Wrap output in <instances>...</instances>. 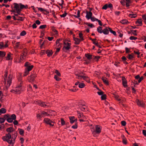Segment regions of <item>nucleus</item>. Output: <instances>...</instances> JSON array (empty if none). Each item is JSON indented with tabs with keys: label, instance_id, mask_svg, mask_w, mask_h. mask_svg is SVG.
<instances>
[{
	"label": "nucleus",
	"instance_id": "27",
	"mask_svg": "<svg viewBox=\"0 0 146 146\" xmlns=\"http://www.w3.org/2000/svg\"><path fill=\"white\" fill-rule=\"evenodd\" d=\"M14 131V129L13 127H9L7 128L6 129V131L9 133L13 132Z\"/></svg>",
	"mask_w": 146,
	"mask_h": 146
},
{
	"label": "nucleus",
	"instance_id": "52",
	"mask_svg": "<svg viewBox=\"0 0 146 146\" xmlns=\"http://www.w3.org/2000/svg\"><path fill=\"white\" fill-rule=\"evenodd\" d=\"M129 38L130 40H136L137 39V38L133 36H131L129 37Z\"/></svg>",
	"mask_w": 146,
	"mask_h": 146
},
{
	"label": "nucleus",
	"instance_id": "13",
	"mask_svg": "<svg viewBox=\"0 0 146 146\" xmlns=\"http://www.w3.org/2000/svg\"><path fill=\"white\" fill-rule=\"evenodd\" d=\"M8 46V44L7 42L4 43L3 42H0V48L2 50L7 47Z\"/></svg>",
	"mask_w": 146,
	"mask_h": 146
},
{
	"label": "nucleus",
	"instance_id": "19",
	"mask_svg": "<svg viewBox=\"0 0 146 146\" xmlns=\"http://www.w3.org/2000/svg\"><path fill=\"white\" fill-rule=\"evenodd\" d=\"M17 131L14 132L13 134H12V139L13 144L14 143L15 140V139L17 137Z\"/></svg>",
	"mask_w": 146,
	"mask_h": 146
},
{
	"label": "nucleus",
	"instance_id": "45",
	"mask_svg": "<svg viewBox=\"0 0 146 146\" xmlns=\"http://www.w3.org/2000/svg\"><path fill=\"white\" fill-rule=\"evenodd\" d=\"M79 36L80 38V39L81 40H82V41L84 39L83 37V34L82 33H80L79 34Z\"/></svg>",
	"mask_w": 146,
	"mask_h": 146
},
{
	"label": "nucleus",
	"instance_id": "49",
	"mask_svg": "<svg viewBox=\"0 0 146 146\" xmlns=\"http://www.w3.org/2000/svg\"><path fill=\"white\" fill-rule=\"evenodd\" d=\"M7 121L9 123H11L13 121V120L9 116L8 118H7Z\"/></svg>",
	"mask_w": 146,
	"mask_h": 146
},
{
	"label": "nucleus",
	"instance_id": "11",
	"mask_svg": "<svg viewBox=\"0 0 146 146\" xmlns=\"http://www.w3.org/2000/svg\"><path fill=\"white\" fill-rule=\"evenodd\" d=\"M24 66L26 67L25 69L29 72L32 70L33 67V65H31L28 62L25 63Z\"/></svg>",
	"mask_w": 146,
	"mask_h": 146
},
{
	"label": "nucleus",
	"instance_id": "39",
	"mask_svg": "<svg viewBox=\"0 0 146 146\" xmlns=\"http://www.w3.org/2000/svg\"><path fill=\"white\" fill-rule=\"evenodd\" d=\"M77 112L78 118H80L82 117H83L84 116L82 113H80L79 111H77Z\"/></svg>",
	"mask_w": 146,
	"mask_h": 146
},
{
	"label": "nucleus",
	"instance_id": "31",
	"mask_svg": "<svg viewBox=\"0 0 146 146\" xmlns=\"http://www.w3.org/2000/svg\"><path fill=\"white\" fill-rule=\"evenodd\" d=\"M102 79L105 84L108 85V80H107L106 78L104 77H102Z\"/></svg>",
	"mask_w": 146,
	"mask_h": 146
},
{
	"label": "nucleus",
	"instance_id": "24",
	"mask_svg": "<svg viewBox=\"0 0 146 146\" xmlns=\"http://www.w3.org/2000/svg\"><path fill=\"white\" fill-rule=\"evenodd\" d=\"M108 28H106L103 30L102 33L105 35H108L109 33V29Z\"/></svg>",
	"mask_w": 146,
	"mask_h": 146
},
{
	"label": "nucleus",
	"instance_id": "12",
	"mask_svg": "<svg viewBox=\"0 0 146 146\" xmlns=\"http://www.w3.org/2000/svg\"><path fill=\"white\" fill-rule=\"evenodd\" d=\"M28 50L26 48H24L23 53L20 56V59L22 60L25 58L28 53Z\"/></svg>",
	"mask_w": 146,
	"mask_h": 146
},
{
	"label": "nucleus",
	"instance_id": "29",
	"mask_svg": "<svg viewBox=\"0 0 146 146\" xmlns=\"http://www.w3.org/2000/svg\"><path fill=\"white\" fill-rule=\"evenodd\" d=\"M46 53L48 56L50 57L52 55L53 52L52 50H47L46 52Z\"/></svg>",
	"mask_w": 146,
	"mask_h": 146
},
{
	"label": "nucleus",
	"instance_id": "59",
	"mask_svg": "<svg viewBox=\"0 0 146 146\" xmlns=\"http://www.w3.org/2000/svg\"><path fill=\"white\" fill-rule=\"evenodd\" d=\"M61 124L62 125H64L65 124V121L63 118L61 119Z\"/></svg>",
	"mask_w": 146,
	"mask_h": 146
},
{
	"label": "nucleus",
	"instance_id": "42",
	"mask_svg": "<svg viewBox=\"0 0 146 146\" xmlns=\"http://www.w3.org/2000/svg\"><path fill=\"white\" fill-rule=\"evenodd\" d=\"M114 98L118 101H120L121 100V99L120 98L119 96L118 95H115Z\"/></svg>",
	"mask_w": 146,
	"mask_h": 146
},
{
	"label": "nucleus",
	"instance_id": "63",
	"mask_svg": "<svg viewBox=\"0 0 146 146\" xmlns=\"http://www.w3.org/2000/svg\"><path fill=\"white\" fill-rule=\"evenodd\" d=\"M78 127V125L77 124H75L72 126V128L74 129H77Z\"/></svg>",
	"mask_w": 146,
	"mask_h": 146
},
{
	"label": "nucleus",
	"instance_id": "17",
	"mask_svg": "<svg viewBox=\"0 0 146 146\" xmlns=\"http://www.w3.org/2000/svg\"><path fill=\"white\" fill-rule=\"evenodd\" d=\"M112 5L111 3L106 4L104 5L102 8V9H106L107 8H112Z\"/></svg>",
	"mask_w": 146,
	"mask_h": 146
},
{
	"label": "nucleus",
	"instance_id": "53",
	"mask_svg": "<svg viewBox=\"0 0 146 146\" xmlns=\"http://www.w3.org/2000/svg\"><path fill=\"white\" fill-rule=\"evenodd\" d=\"M101 98L102 100H104L106 98V95L105 94H103L101 96Z\"/></svg>",
	"mask_w": 146,
	"mask_h": 146
},
{
	"label": "nucleus",
	"instance_id": "16",
	"mask_svg": "<svg viewBox=\"0 0 146 146\" xmlns=\"http://www.w3.org/2000/svg\"><path fill=\"white\" fill-rule=\"evenodd\" d=\"M36 76V75L35 74H32L29 77V81L30 82H33Z\"/></svg>",
	"mask_w": 146,
	"mask_h": 146
},
{
	"label": "nucleus",
	"instance_id": "35",
	"mask_svg": "<svg viewBox=\"0 0 146 146\" xmlns=\"http://www.w3.org/2000/svg\"><path fill=\"white\" fill-rule=\"evenodd\" d=\"M126 3V6L127 7H128L129 4L131 3V0H125Z\"/></svg>",
	"mask_w": 146,
	"mask_h": 146
},
{
	"label": "nucleus",
	"instance_id": "21",
	"mask_svg": "<svg viewBox=\"0 0 146 146\" xmlns=\"http://www.w3.org/2000/svg\"><path fill=\"white\" fill-rule=\"evenodd\" d=\"M92 13L91 11H90L89 12H87L86 17L88 19H89L92 17Z\"/></svg>",
	"mask_w": 146,
	"mask_h": 146
},
{
	"label": "nucleus",
	"instance_id": "8",
	"mask_svg": "<svg viewBox=\"0 0 146 146\" xmlns=\"http://www.w3.org/2000/svg\"><path fill=\"white\" fill-rule=\"evenodd\" d=\"M36 102L39 106L45 108L50 107L51 106V105L49 103L43 102L39 100L36 101Z\"/></svg>",
	"mask_w": 146,
	"mask_h": 146
},
{
	"label": "nucleus",
	"instance_id": "47",
	"mask_svg": "<svg viewBox=\"0 0 146 146\" xmlns=\"http://www.w3.org/2000/svg\"><path fill=\"white\" fill-rule=\"evenodd\" d=\"M12 119L14 120H15L16 118V115L15 114H13L11 115V117H10Z\"/></svg>",
	"mask_w": 146,
	"mask_h": 146
},
{
	"label": "nucleus",
	"instance_id": "10",
	"mask_svg": "<svg viewBox=\"0 0 146 146\" xmlns=\"http://www.w3.org/2000/svg\"><path fill=\"white\" fill-rule=\"evenodd\" d=\"M64 46L63 48V50L65 52H66L67 50H68L70 48L71 44L68 42L66 43L65 42H64Z\"/></svg>",
	"mask_w": 146,
	"mask_h": 146
},
{
	"label": "nucleus",
	"instance_id": "2",
	"mask_svg": "<svg viewBox=\"0 0 146 146\" xmlns=\"http://www.w3.org/2000/svg\"><path fill=\"white\" fill-rule=\"evenodd\" d=\"M22 84V78L20 76L18 78V86L14 89L11 90V92L15 94H19L22 90L21 88Z\"/></svg>",
	"mask_w": 146,
	"mask_h": 146
},
{
	"label": "nucleus",
	"instance_id": "30",
	"mask_svg": "<svg viewBox=\"0 0 146 146\" xmlns=\"http://www.w3.org/2000/svg\"><path fill=\"white\" fill-rule=\"evenodd\" d=\"M85 56L89 60H90L92 59V55L89 54H86Z\"/></svg>",
	"mask_w": 146,
	"mask_h": 146
},
{
	"label": "nucleus",
	"instance_id": "44",
	"mask_svg": "<svg viewBox=\"0 0 146 146\" xmlns=\"http://www.w3.org/2000/svg\"><path fill=\"white\" fill-rule=\"evenodd\" d=\"M54 78L57 81H59L61 80L60 78L56 75H54Z\"/></svg>",
	"mask_w": 146,
	"mask_h": 146
},
{
	"label": "nucleus",
	"instance_id": "22",
	"mask_svg": "<svg viewBox=\"0 0 146 146\" xmlns=\"http://www.w3.org/2000/svg\"><path fill=\"white\" fill-rule=\"evenodd\" d=\"M12 54L10 52H8L6 58V60H12Z\"/></svg>",
	"mask_w": 146,
	"mask_h": 146
},
{
	"label": "nucleus",
	"instance_id": "34",
	"mask_svg": "<svg viewBox=\"0 0 146 146\" xmlns=\"http://www.w3.org/2000/svg\"><path fill=\"white\" fill-rule=\"evenodd\" d=\"M133 56L134 55L133 53L131 54H129L128 55L127 58L129 60H132L134 58Z\"/></svg>",
	"mask_w": 146,
	"mask_h": 146
},
{
	"label": "nucleus",
	"instance_id": "56",
	"mask_svg": "<svg viewBox=\"0 0 146 146\" xmlns=\"http://www.w3.org/2000/svg\"><path fill=\"white\" fill-rule=\"evenodd\" d=\"M67 14V13L66 12V11H65L64 13L60 15V16L61 17H64L66 16Z\"/></svg>",
	"mask_w": 146,
	"mask_h": 146
},
{
	"label": "nucleus",
	"instance_id": "51",
	"mask_svg": "<svg viewBox=\"0 0 146 146\" xmlns=\"http://www.w3.org/2000/svg\"><path fill=\"white\" fill-rule=\"evenodd\" d=\"M26 34V32L25 31H22L20 34V35L21 36H24Z\"/></svg>",
	"mask_w": 146,
	"mask_h": 146
},
{
	"label": "nucleus",
	"instance_id": "61",
	"mask_svg": "<svg viewBox=\"0 0 146 146\" xmlns=\"http://www.w3.org/2000/svg\"><path fill=\"white\" fill-rule=\"evenodd\" d=\"M136 30H133L132 31V33L133 34V35L135 36H137V34L136 33Z\"/></svg>",
	"mask_w": 146,
	"mask_h": 146
},
{
	"label": "nucleus",
	"instance_id": "57",
	"mask_svg": "<svg viewBox=\"0 0 146 146\" xmlns=\"http://www.w3.org/2000/svg\"><path fill=\"white\" fill-rule=\"evenodd\" d=\"M46 25H40L39 27V29H43L45 28L46 27Z\"/></svg>",
	"mask_w": 146,
	"mask_h": 146
},
{
	"label": "nucleus",
	"instance_id": "28",
	"mask_svg": "<svg viewBox=\"0 0 146 146\" xmlns=\"http://www.w3.org/2000/svg\"><path fill=\"white\" fill-rule=\"evenodd\" d=\"M69 118L70 120V123L72 124L75 121H76L75 117L74 116L70 117Z\"/></svg>",
	"mask_w": 146,
	"mask_h": 146
},
{
	"label": "nucleus",
	"instance_id": "58",
	"mask_svg": "<svg viewBox=\"0 0 146 146\" xmlns=\"http://www.w3.org/2000/svg\"><path fill=\"white\" fill-rule=\"evenodd\" d=\"M9 117V114L5 115L4 116V118L5 119H7V118H8Z\"/></svg>",
	"mask_w": 146,
	"mask_h": 146
},
{
	"label": "nucleus",
	"instance_id": "54",
	"mask_svg": "<svg viewBox=\"0 0 146 146\" xmlns=\"http://www.w3.org/2000/svg\"><path fill=\"white\" fill-rule=\"evenodd\" d=\"M36 117L37 119H40L42 117L41 113V114H37L36 115Z\"/></svg>",
	"mask_w": 146,
	"mask_h": 146
},
{
	"label": "nucleus",
	"instance_id": "50",
	"mask_svg": "<svg viewBox=\"0 0 146 146\" xmlns=\"http://www.w3.org/2000/svg\"><path fill=\"white\" fill-rule=\"evenodd\" d=\"M55 73L56 74V75L59 77H60L61 76L60 73L59 72L58 70H56L55 71Z\"/></svg>",
	"mask_w": 146,
	"mask_h": 146
},
{
	"label": "nucleus",
	"instance_id": "55",
	"mask_svg": "<svg viewBox=\"0 0 146 146\" xmlns=\"http://www.w3.org/2000/svg\"><path fill=\"white\" fill-rule=\"evenodd\" d=\"M5 121V119L3 118L0 117V123H3Z\"/></svg>",
	"mask_w": 146,
	"mask_h": 146
},
{
	"label": "nucleus",
	"instance_id": "60",
	"mask_svg": "<svg viewBox=\"0 0 146 146\" xmlns=\"http://www.w3.org/2000/svg\"><path fill=\"white\" fill-rule=\"evenodd\" d=\"M121 124L122 125L125 126L126 124V122L124 121H121Z\"/></svg>",
	"mask_w": 146,
	"mask_h": 146
},
{
	"label": "nucleus",
	"instance_id": "7",
	"mask_svg": "<svg viewBox=\"0 0 146 146\" xmlns=\"http://www.w3.org/2000/svg\"><path fill=\"white\" fill-rule=\"evenodd\" d=\"M14 7L16 9H22L25 8H30V7L28 8L27 5L25 6L24 5H22L21 3L17 4L16 3H14Z\"/></svg>",
	"mask_w": 146,
	"mask_h": 146
},
{
	"label": "nucleus",
	"instance_id": "43",
	"mask_svg": "<svg viewBox=\"0 0 146 146\" xmlns=\"http://www.w3.org/2000/svg\"><path fill=\"white\" fill-rule=\"evenodd\" d=\"M18 130L19 131V133L21 135H23L24 134V131L21 129H19Z\"/></svg>",
	"mask_w": 146,
	"mask_h": 146
},
{
	"label": "nucleus",
	"instance_id": "4",
	"mask_svg": "<svg viewBox=\"0 0 146 146\" xmlns=\"http://www.w3.org/2000/svg\"><path fill=\"white\" fill-rule=\"evenodd\" d=\"M2 138L4 141H6L9 144H14L12 139L11 135L10 133L6 134L5 136L2 137Z\"/></svg>",
	"mask_w": 146,
	"mask_h": 146
},
{
	"label": "nucleus",
	"instance_id": "36",
	"mask_svg": "<svg viewBox=\"0 0 146 146\" xmlns=\"http://www.w3.org/2000/svg\"><path fill=\"white\" fill-rule=\"evenodd\" d=\"M5 55L6 53L5 52L0 51V57H4L5 56Z\"/></svg>",
	"mask_w": 146,
	"mask_h": 146
},
{
	"label": "nucleus",
	"instance_id": "9",
	"mask_svg": "<svg viewBox=\"0 0 146 146\" xmlns=\"http://www.w3.org/2000/svg\"><path fill=\"white\" fill-rule=\"evenodd\" d=\"M44 121L46 124L49 125L50 127H52L54 125L55 123L48 118H45Z\"/></svg>",
	"mask_w": 146,
	"mask_h": 146
},
{
	"label": "nucleus",
	"instance_id": "38",
	"mask_svg": "<svg viewBox=\"0 0 146 146\" xmlns=\"http://www.w3.org/2000/svg\"><path fill=\"white\" fill-rule=\"evenodd\" d=\"M120 22L123 24H126L128 22V21L126 19H123L120 21Z\"/></svg>",
	"mask_w": 146,
	"mask_h": 146
},
{
	"label": "nucleus",
	"instance_id": "41",
	"mask_svg": "<svg viewBox=\"0 0 146 146\" xmlns=\"http://www.w3.org/2000/svg\"><path fill=\"white\" fill-rule=\"evenodd\" d=\"M79 87L80 88H82L85 86V85L84 83H81L79 84Z\"/></svg>",
	"mask_w": 146,
	"mask_h": 146
},
{
	"label": "nucleus",
	"instance_id": "26",
	"mask_svg": "<svg viewBox=\"0 0 146 146\" xmlns=\"http://www.w3.org/2000/svg\"><path fill=\"white\" fill-rule=\"evenodd\" d=\"M136 23L138 26H141L142 25V20L141 19H138L136 22Z\"/></svg>",
	"mask_w": 146,
	"mask_h": 146
},
{
	"label": "nucleus",
	"instance_id": "40",
	"mask_svg": "<svg viewBox=\"0 0 146 146\" xmlns=\"http://www.w3.org/2000/svg\"><path fill=\"white\" fill-rule=\"evenodd\" d=\"M109 31L112 33L114 35H116V33L115 31H113L111 28H108Z\"/></svg>",
	"mask_w": 146,
	"mask_h": 146
},
{
	"label": "nucleus",
	"instance_id": "14",
	"mask_svg": "<svg viewBox=\"0 0 146 146\" xmlns=\"http://www.w3.org/2000/svg\"><path fill=\"white\" fill-rule=\"evenodd\" d=\"M136 102L137 105L140 107H144L145 106L144 102L142 101L139 100V99H136Z\"/></svg>",
	"mask_w": 146,
	"mask_h": 146
},
{
	"label": "nucleus",
	"instance_id": "23",
	"mask_svg": "<svg viewBox=\"0 0 146 146\" xmlns=\"http://www.w3.org/2000/svg\"><path fill=\"white\" fill-rule=\"evenodd\" d=\"M74 39L75 42L74 43L76 44H78L81 41H82L80 39L77 38H75Z\"/></svg>",
	"mask_w": 146,
	"mask_h": 146
},
{
	"label": "nucleus",
	"instance_id": "6",
	"mask_svg": "<svg viewBox=\"0 0 146 146\" xmlns=\"http://www.w3.org/2000/svg\"><path fill=\"white\" fill-rule=\"evenodd\" d=\"M21 10H11V12L12 14H14L15 16H17V20L23 21L24 18L22 17L18 16V15H20Z\"/></svg>",
	"mask_w": 146,
	"mask_h": 146
},
{
	"label": "nucleus",
	"instance_id": "5",
	"mask_svg": "<svg viewBox=\"0 0 146 146\" xmlns=\"http://www.w3.org/2000/svg\"><path fill=\"white\" fill-rule=\"evenodd\" d=\"M76 78L78 79H81L83 78V79L86 81L88 83L90 82V79L89 77L86 76L85 74L83 72L80 73V74H76Z\"/></svg>",
	"mask_w": 146,
	"mask_h": 146
},
{
	"label": "nucleus",
	"instance_id": "25",
	"mask_svg": "<svg viewBox=\"0 0 146 146\" xmlns=\"http://www.w3.org/2000/svg\"><path fill=\"white\" fill-rule=\"evenodd\" d=\"M80 107L82 111H84L87 109V107L84 105L80 104Z\"/></svg>",
	"mask_w": 146,
	"mask_h": 146
},
{
	"label": "nucleus",
	"instance_id": "46",
	"mask_svg": "<svg viewBox=\"0 0 146 146\" xmlns=\"http://www.w3.org/2000/svg\"><path fill=\"white\" fill-rule=\"evenodd\" d=\"M29 71L25 69V71L23 74V76H26L29 73Z\"/></svg>",
	"mask_w": 146,
	"mask_h": 146
},
{
	"label": "nucleus",
	"instance_id": "33",
	"mask_svg": "<svg viewBox=\"0 0 146 146\" xmlns=\"http://www.w3.org/2000/svg\"><path fill=\"white\" fill-rule=\"evenodd\" d=\"M41 113L42 114V117L48 116L49 115V114H48L47 112L44 111H41Z\"/></svg>",
	"mask_w": 146,
	"mask_h": 146
},
{
	"label": "nucleus",
	"instance_id": "20",
	"mask_svg": "<svg viewBox=\"0 0 146 146\" xmlns=\"http://www.w3.org/2000/svg\"><path fill=\"white\" fill-rule=\"evenodd\" d=\"M40 12L44 14L47 15L51 11L50 10H39Z\"/></svg>",
	"mask_w": 146,
	"mask_h": 146
},
{
	"label": "nucleus",
	"instance_id": "62",
	"mask_svg": "<svg viewBox=\"0 0 146 146\" xmlns=\"http://www.w3.org/2000/svg\"><path fill=\"white\" fill-rule=\"evenodd\" d=\"M52 31L54 32V34L56 35H57L58 34V31L54 28H53L52 29Z\"/></svg>",
	"mask_w": 146,
	"mask_h": 146
},
{
	"label": "nucleus",
	"instance_id": "48",
	"mask_svg": "<svg viewBox=\"0 0 146 146\" xmlns=\"http://www.w3.org/2000/svg\"><path fill=\"white\" fill-rule=\"evenodd\" d=\"M130 17L132 18H135L137 16V15L136 14H130L129 15Z\"/></svg>",
	"mask_w": 146,
	"mask_h": 146
},
{
	"label": "nucleus",
	"instance_id": "37",
	"mask_svg": "<svg viewBox=\"0 0 146 146\" xmlns=\"http://www.w3.org/2000/svg\"><path fill=\"white\" fill-rule=\"evenodd\" d=\"M97 31L98 33H102L103 30L101 27H98Z\"/></svg>",
	"mask_w": 146,
	"mask_h": 146
},
{
	"label": "nucleus",
	"instance_id": "1",
	"mask_svg": "<svg viewBox=\"0 0 146 146\" xmlns=\"http://www.w3.org/2000/svg\"><path fill=\"white\" fill-rule=\"evenodd\" d=\"M7 72H6L4 74V81L7 88H9L11 85L13 77V76L11 74H9L8 76H7Z\"/></svg>",
	"mask_w": 146,
	"mask_h": 146
},
{
	"label": "nucleus",
	"instance_id": "3",
	"mask_svg": "<svg viewBox=\"0 0 146 146\" xmlns=\"http://www.w3.org/2000/svg\"><path fill=\"white\" fill-rule=\"evenodd\" d=\"M90 129L92 134L94 135L95 134H99L101 132L102 127L98 125H91Z\"/></svg>",
	"mask_w": 146,
	"mask_h": 146
},
{
	"label": "nucleus",
	"instance_id": "32",
	"mask_svg": "<svg viewBox=\"0 0 146 146\" xmlns=\"http://www.w3.org/2000/svg\"><path fill=\"white\" fill-rule=\"evenodd\" d=\"M6 110L4 108H1L0 109V115L2 114L5 113L6 112Z\"/></svg>",
	"mask_w": 146,
	"mask_h": 146
},
{
	"label": "nucleus",
	"instance_id": "15",
	"mask_svg": "<svg viewBox=\"0 0 146 146\" xmlns=\"http://www.w3.org/2000/svg\"><path fill=\"white\" fill-rule=\"evenodd\" d=\"M122 83L123 86L125 87L127 86V82L126 79L124 76L122 77Z\"/></svg>",
	"mask_w": 146,
	"mask_h": 146
},
{
	"label": "nucleus",
	"instance_id": "64",
	"mask_svg": "<svg viewBox=\"0 0 146 146\" xmlns=\"http://www.w3.org/2000/svg\"><path fill=\"white\" fill-rule=\"evenodd\" d=\"M90 19H91V20L93 22H94L96 21V20L97 19L94 17H92Z\"/></svg>",
	"mask_w": 146,
	"mask_h": 146
},
{
	"label": "nucleus",
	"instance_id": "18",
	"mask_svg": "<svg viewBox=\"0 0 146 146\" xmlns=\"http://www.w3.org/2000/svg\"><path fill=\"white\" fill-rule=\"evenodd\" d=\"M62 39H58L56 41V45L57 47L61 48L62 46V43L60 42V41H62Z\"/></svg>",
	"mask_w": 146,
	"mask_h": 146
}]
</instances>
